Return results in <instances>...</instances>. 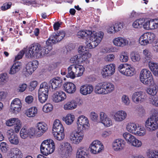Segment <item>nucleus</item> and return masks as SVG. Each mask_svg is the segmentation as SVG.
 <instances>
[{
    "mask_svg": "<svg viewBox=\"0 0 158 158\" xmlns=\"http://www.w3.org/2000/svg\"><path fill=\"white\" fill-rule=\"evenodd\" d=\"M77 130H74L70 132L68 135L70 142L74 144L78 145L83 140L84 137V134L82 130L88 129L90 124L87 117L81 115L77 118L76 122Z\"/></svg>",
    "mask_w": 158,
    "mask_h": 158,
    "instance_id": "obj_1",
    "label": "nucleus"
},
{
    "mask_svg": "<svg viewBox=\"0 0 158 158\" xmlns=\"http://www.w3.org/2000/svg\"><path fill=\"white\" fill-rule=\"evenodd\" d=\"M26 52L25 56L28 58H41L46 54H48L52 49L50 45H47L43 48L39 44H32L28 48H24Z\"/></svg>",
    "mask_w": 158,
    "mask_h": 158,
    "instance_id": "obj_2",
    "label": "nucleus"
},
{
    "mask_svg": "<svg viewBox=\"0 0 158 158\" xmlns=\"http://www.w3.org/2000/svg\"><path fill=\"white\" fill-rule=\"evenodd\" d=\"M114 89V85L112 83L104 82L98 84L95 86V89L97 94L106 95L113 92Z\"/></svg>",
    "mask_w": 158,
    "mask_h": 158,
    "instance_id": "obj_3",
    "label": "nucleus"
},
{
    "mask_svg": "<svg viewBox=\"0 0 158 158\" xmlns=\"http://www.w3.org/2000/svg\"><path fill=\"white\" fill-rule=\"evenodd\" d=\"M104 33L102 31H99L93 33L90 35V36L85 43L87 48L89 49H93L97 47L100 43L102 40Z\"/></svg>",
    "mask_w": 158,
    "mask_h": 158,
    "instance_id": "obj_4",
    "label": "nucleus"
},
{
    "mask_svg": "<svg viewBox=\"0 0 158 158\" xmlns=\"http://www.w3.org/2000/svg\"><path fill=\"white\" fill-rule=\"evenodd\" d=\"M68 73L66 76L72 79L76 77H79L82 75L85 71V68L80 64H72L68 68Z\"/></svg>",
    "mask_w": 158,
    "mask_h": 158,
    "instance_id": "obj_5",
    "label": "nucleus"
},
{
    "mask_svg": "<svg viewBox=\"0 0 158 158\" xmlns=\"http://www.w3.org/2000/svg\"><path fill=\"white\" fill-rule=\"evenodd\" d=\"M55 145L54 141L48 139L42 143L40 147V151L44 155L47 156L52 154L54 151Z\"/></svg>",
    "mask_w": 158,
    "mask_h": 158,
    "instance_id": "obj_6",
    "label": "nucleus"
},
{
    "mask_svg": "<svg viewBox=\"0 0 158 158\" xmlns=\"http://www.w3.org/2000/svg\"><path fill=\"white\" fill-rule=\"evenodd\" d=\"M139 77L141 82L146 85L154 81L151 72L147 69H143L141 70Z\"/></svg>",
    "mask_w": 158,
    "mask_h": 158,
    "instance_id": "obj_7",
    "label": "nucleus"
},
{
    "mask_svg": "<svg viewBox=\"0 0 158 158\" xmlns=\"http://www.w3.org/2000/svg\"><path fill=\"white\" fill-rule=\"evenodd\" d=\"M155 35L152 32H146L143 34L139 38V42L141 46H146L152 44L155 40Z\"/></svg>",
    "mask_w": 158,
    "mask_h": 158,
    "instance_id": "obj_8",
    "label": "nucleus"
},
{
    "mask_svg": "<svg viewBox=\"0 0 158 158\" xmlns=\"http://www.w3.org/2000/svg\"><path fill=\"white\" fill-rule=\"evenodd\" d=\"M65 35V31L61 30L52 33L49 37L46 42L47 45H50L52 47V44L56 43L61 41L64 38Z\"/></svg>",
    "mask_w": 158,
    "mask_h": 158,
    "instance_id": "obj_9",
    "label": "nucleus"
},
{
    "mask_svg": "<svg viewBox=\"0 0 158 158\" xmlns=\"http://www.w3.org/2000/svg\"><path fill=\"white\" fill-rule=\"evenodd\" d=\"M118 70L122 74L127 76H132L135 73V68L131 64L126 63L120 64Z\"/></svg>",
    "mask_w": 158,
    "mask_h": 158,
    "instance_id": "obj_10",
    "label": "nucleus"
},
{
    "mask_svg": "<svg viewBox=\"0 0 158 158\" xmlns=\"http://www.w3.org/2000/svg\"><path fill=\"white\" fill-rule=\"evenodd\" d=\"M145 126L147 130L149 132L156 130L158 128V119L154 116L148 118L145 122Z\"/></svg>",
    "mask_w": 158,
    "mask_h": 158,
    "instance_id": "obj_11",
    "label": "nucleus"
},
{
    "mask_svg": "<svg viewBox=\"0 0 158 158\" xmlns=\"http://www.w3.org/2000/svg\"><path fill=\"white\" fill-rule=\"evenodd\" d=\"M38 64L37 60L29 62L26 64L25 69L23 70L24 75L27 77L31 75L38 67Z\"/></svg>",
    "mask_w": 158,
    "mask_h": 158,
    "instance_id": "obj_12",
    "label": "nucleus"
},
{
    "mask_svg": "<svg viewBox=\"0 0 158 158\" xmlns=\"http://www.w3.org/2000/svg\"><path fill=\"white\" fill-rule=\"evenodd\" d=\"M147 95L142 91L134 92L132 95L131 100L136 104H141L144 102L147 99Z\"/></svg>",
    "mask_w": 158,
    "mask_h": 158,
    "instance_id": "obj_13",
    "label": "nucleus"
},
{
    "mask_svg": "<svg viewBox=\"0 0 158 158\" xmlns=\"http://www.w3.org/2000/svg\"><path fill=\"white\" fill-rule=\"evenodd\" d=\"M60 153L64 156L67 157L70 156L73 151L71 145L68 142H64L61 143L60 147Z\"/></svg>",
    "mask_w": 158,
    "mask_h": 158,
    "instance_id": "obj_14",
    "label": "nucleus"
},
{
    "mask_svg": "<svg viewBox=\"0 0 158 158\" xmlns=\"http://www.w3.org/2000/svg\"><path fill=\"white\" fill-rule=\"evenodd\" d=\"M115 70V64H110L103 66L102 69L101 73L103 77H109L114 74Z\"/></svg>",
    "mask_w": 158,
    "mask_h": 158,
    "instance_id": "obj_15",
    "label": "nucleus"
},
{
    "mask_svg": "<svg viewBox=\"0 0 158 158\" xmlns=\"http://www.w3.org/2000/svg\"><path fill=\"white\" fill-rule=\"evenodd\" d=\"M89 148L92 154H96L100 153L103 150L104 146L100 141L95 140L91 143Z\"/></svg>",
    "mask_w": 158,
    "mask_h": 158,
    "instance_id": "obj_16",
    "label": "nucleus"
},
{
    "mask_svg": "<svg viewBox=\"0 0 158 158\" xmlns=\"http://www.w3.org/2000/svg\"><path fill=\"white\" fill-rule=\"evenodd\" d=\"M112 42L114 45L121 48L126 46L131 43L129 39L121 36L114 38L113 39Z\"/></svg>",
    "mask_w": 158,
    "mask_h": 158,
    "instance_id": "obj_17",
    "label": "nucleus"
},
{
    "mask_svg": "<svg viewBox=\"0 0 158 158\" xmlns=\"http://www.w3.org/2000/svg\"><path fill=\"white\" fill-rule=\"evenodd\" d=\"M105 127H108L113 125V121L105 113L102 112L100 113V122Z\"/></svg>",
    "mask_w": 158,
    "mask_h": 158,
    "instance_id": "obj_18",
    "label": "nucleus"
},
{
    "mask_svg": "<svg viewBox=\"0 0 158 158\" xmlns=\"http://www.w3.org/2000/svg\"><path fill=\"white\" fill-rule=\"evenodd\" d=\"M66 97L64 92L59 90L53 93L52 96V100L55 103H59L65 100Z\"/></svg>",
    "mask_w": 158,
    "mask_h": 158,
    "instance_id": "obj_19",
    "label": "nucleus"
},
{
    "mask_svg": "<svg viewBox=\"0 0 158 158\" xmlns=\"http://www.w3.org/2000/svg\"><path fill=\"white\" fill-rule=\"evenodd\" d=\"M125 142L123 139H118L114 140L112 143V148L115 151L123 150L125 147Z\"/></svg>",
    "mask_w": 158,
    "mask_h": 158,
    "instance_id": "obj_20",
    "label": "nucleus"
},
{
    "mask_svg": "<svg viewBox=\"0 0 158 158\" xmlns=\"http://www.w3.org/2000/svg\"><path fill=\"white\" fill-rule=\"evenodd\" d=\"M127 116V113L123 110L115 112L113 115V118L116 122H121L124 120Z\"/></svg>",
    "mask_w": 158,
    "mask_h": 158,
    "instance_id": "obj_21",
    "label": "nucleus"
},
{
    "mask_svg": "<svg viewBox=\"0 0 158 158\" xmlns=\"http://www.w3.org/2000/svg\"><path fill=\"white\" fill-rule=\"evenodd\" d=\"M39 137L42 136L48 130L47 125L43 122H39L35 126Z\"/></svg>",
    "mask_w": 158,
    "mask_h": 158,
    "instance_id": "obj_22",
    "label": "nucleus"
},
{
    "mask_svg": "<svg viewBox=\"0 0 158 158\" xmlns=\"http://www.w3.org/2000/svg\"><path fill=\"white\" fill-rule=\"evenodd\" d=\"M93 89V87L92 85L86 84L80 86V91L82 94L86 95L91 94Z\"/></svg>",
    "mask_w": 158,
    "mask_h": 158,
    "instance_id": "obj_23",
    "label": "nucleus"
},
{
    "mask_svg": "<svg viewBox=\"0 0 158 158\" xmlns=\"http://www.w3.org/2000/svg\"><path fill=\"white\" fill-rule=\"evenodd\" d=\"M63 82L62 79L59 77H56L52 79L50 81L51 86L53 90H55L60 87Z\"/></svg>",
    "mask_w": 158,
    "mask_h": 158,
    "instance_id": "obj_24",
    "label": "nucleus"
},
{
    "mask_svg": "<svg viewBox=\"0 0 158 158\" xmlns=\"http://www.w3.org/2000/svg\"><path fill=\"white\" fill-rule=\"evenodd\" d=\"M9 156L10 158H22L23 154L19 149L15 148L10 149Z\"/></svg>",
    "mask_w": 158,
    "mask_h": 158,
    "instance_id": "obj_25",
    "label": "nucleus"
},
{
    "mask_svg": "<svg viewBox=\"0 0 158 158\" xmlns=\"http://www.w3.org/2000/svg\"><path fill=\"white\" fill-rule=\"evenodd\" d=\"M149 85V88H148L147 90V92L148 94L152 96H154L157 93L158 86L157 84L155 83L154 81L150 82L148 84Z\"/></svg>",
    "mask_w": 158,
    "mask_h": 158,
    "instance_id": "obj_26",
    "label": "nucleus"
},
{
    "mask_svg": "<svg viewBox=\"0 0 158 158\" xmlns=\"http://www.w3.org/2000/svg\"><path fill=\"white\" fill-rule=\"evenodd\" d=\"M76 158H89V154L86 149L80 147L76 153Z\"/></svg>",
    "mask_w": 158,
    "mask_h": 158,
    "instance_id": "obj_27",
    "label": "nucleus"
},
{
    "mask_svg": "<svg viewBox=\"0 0 158 158\" xmlns=\"http://www.w3.org/2000/svg\"><path fill=\"white\" fill-rule=\"evenodd\" d=\"M22 64L21 62L19 61H16L14 63L9 71V74H14L19 72L21 69Z\"/></svg>",
    "mask_w": 158,
    "mask_h": 158,
    "instance_id": "obj_28",
    "label": "nucleus"
},
{
    "mask_svg": "<svg viewBox=\"0 0 158 158\" xmlns=\"http://www.w3.org/2000/svg\"><path fill=\"white\" fill-rule=\"evenodd\" d=\"M64 89L66 92L69 94L74 93L76 89L75 85L71 82H66L63 85Z\"/></svg>",
    "mask_w": 158,
    "mask_h": 158,
    "instance_id": "obj_29",
    "label": "nucleus"
},
{
    "mask_svg": "<svg viewBox=\"0 0 158 158\" xmlns=\"http://www.w3.org/2000/svg\"><path fill=\"white\" fill-rule=\"evenodd\" d=\"M143 60L144 63H148L152 60V54L150 51L148 49L143 50L142 52Z\"/></svg>",
    "mask_w": 158,
    "mask_h": 158,
    "instance_id": "obj_30",
    "label": "nucleus"
},
{
    "mask_svg": "<svg viewBox=\"0 0 158 158\" xmlns=\"http://www.w3.org/2000/svg\"><path fill=\"white\" fill-rule=\"evenodd\" d=\"M146 134L147 131L145 127L141 125L138 124L135 135L143 137Z\"/></svg>",
    "mask_w": 158,
    "mask_h": 158,
    "instance_id": "obj_31",
    "label": "nucleus"
},
{
    "mask_svg": "<svg viewBox=\"0 0 158 158\" xmlns=\"http://www.w3.org/2000/svg\"><path fill=\"white\" fill-rule=\"evenodd\" d=\"M64 130V127L61 122L56 119L54 122L52 127V132H59Z\"/></svg>",
    "mask_w": 158,
    "mask_h": 158,
    "instance_id": "obj_32",
    "label": "nucleus"
},
{
    "mask_svg": "<svg viewBox=\"0 0 158 158\" xmlns=\"http://www.w3.org/2000/svg\"><path fill=\"white\" fill-rule=\"evenodd\" d=\"M148 63L149 67L155 76H158V63L151 60Z\"/></svg>",
    "mask_w": 158,
    "mask_h": 158,
    "instance_id": "obj_33",
    "label": "nucleus"
},
{
    "mask_svg": "<svg viewBox=\"0 0 158 158\" xmlns=\"http://www.w3.org/2000/svg\"><path fill=\"white\" fill-rule=\"evenodd\" d=\"M77 107V103L76 101L72 100L68 102L64 106V109L66 110H72Z\"/></svg>",
    "mask_w": 158,
    "mask_h": 158,
    "instance_id": "obj_34",
    "label": "nucleus"
},
{
    "mask_svg": "<svg viewBox=\"0 0 158 158\" xmlns=\"http://www.w3.org/2000/svg\"><path fill=\"white\" fill-rule=\"evenodd\" d=\"M80 55H81L80 57L81 63L83 62L86 64L89 63L90 60L89 59L91 57V54L89 53V51H86V52L80 54Z\"/></svg>",
    "mask_w": 158,
    "mask_h": 158,
    "instance_id": "obj_35",
    "label": "nucleus"
},
{
    "mask_svg": "<svg viewBox=\"0 0 158 158\" xmlns=\"http://www.w3.org/2000/svg\"><path fill=\"white\" fill-rule=\"evenodd\" d=\"M92 34V31L90 30L80 31L77 33V36L79 38L85 39Z\"/></svg>",
    "mask_w": 158,
    "mask_h": 158,
    "instance_id": "obj_36",
    "label": "nucleus"
},
{
    "mask_svg": "<svg viewBox=\"0 0 158 158\" xmlns=\"http://www.w3.org/2000/svg\"><path fill=\"white\" fill-rule=\"evenodd\" d=\"M14 131L15 133H18L22 127V123L18 118H14Z\"/></svg>",
    "mask_w": 158,
    "mask_h": 158,
    "instance_id": "obj_37",
    "label": "nucleus"
},
{
    "mask_svg": "<svg viewBox=\"0 0 158 158\" xmlns=\"http://www.w3.org/2000/svg\"><path fill=\"white\" fill-rule=\"evenodd\" d=\"M138 124L135 123H128L126 126V129L129 132L135 135Z\"/></svg>",
    "mask_w": 158,
    "mask_h": 158,
    "instance_id": "obj_38",
    "label": "nucleus"
},
{
    "mask_svg": "<svg viewBox=\"0 0 158 158\" xmlns=\"http://www.w3.org/2000/svg\"><path fill=\"white\" fill-rule=\"evenodd\" d=\"M130 57L131 60L134 63L139 62L141 59L139 54L137 52H132L130 54Z\"/></svg>",
    "mask_w": 158,
    "mask_h": 158,
    "instance_id": "obj_39",
    "label": "nucleus"
},
{
    "mask_svg": "<svg viewBox=\"0 0 158 158\" xmlns=\"http://www.w3.org/2000/svg\"><path fill=\"white\" fill-rule=\"evenodd\" d=\"M37 113V109L35 107H32L27 109L25 114L29 117H35Z\"/></svg>",
    "mask_w": 158,
    "mask_h": 158,
    "instance_id": "obj_40",
    "label": "nucleus"
},
{
    "mask_svg": "<svg viewBox=\"0 0 158 158\" xmlns=\"http://www.w3.org/2000/svg\"><path fill=\"white\" fill-rule=\"evenodd\" d=\"M54 137L56 140L58 141H62L65 137L64 130L60 131L59 132H52Z\"/></svg>",
    "mask_w": 158,
    "mask_h": 158,
    "instance_id": "obj_41",
    "label": "nucleus"
},
{
    "mask_svg": "<svg viewBox=\"0 0 158 158\" xmlns=\"http://www.w3.org/2000/svg\"><path fill=\"white\" fill-rule=\"evenodd\" d=\"M119 61L122 62H126L129 60V54L125 51L122 52L119 56Z\"/></svg>",
    "mask_w": 158,
    "mask_h": 158,
    "instance_id": "obj_42",
    "label": "nucleus"
},
{
    "mask_svg": "<svg viewBox=\"0 0 158 158\" xmlns=\"http://www.w3.org/2000/svg\"><path fill=\"white\" fill-rule=\"evenodd\" d=\"M38 93L48 94V86L47 82H44L40 84Z\"/></svg>",
    "mask_w": 158,
    "mask_h": 158,
    "instance_id": "obj_43",
    "label": "nucleus"
},
{
    "mask_svg": "<svg viewBox=\"0 0 158 158\" xmlns=\"http://www.w3.org/2000/svg\"><path fill=\"white\" fill-rule=\"evenodd\" d=\"M63 120L66 123L70 125L71 124L75 119V116L71 114H68L65 117L63 118Z\"/></svg>",
    "mask_w": 158,
    "mask_h": 158,
    "instance_id": "obj_44",
    "label": "nucleus"
},
{
    "mask_svg": "<svg viewBox=\"0 0 158 158\" xmlns=\"http://www.w3.org/2000/svg\"><path fill=\"white\" fill-rule=\"evenodd\" d=\"M28 132L29 137L31 138L35 137H39L37 130V129L35 127H31L27 129Z\"/></svg>",
    "mask_w": 158,
    "mask_h": 158,
    "instance_id": "obj_45",
    "label": "nucleus"
},
{
    "mask_svg": "<svg viewBox=\"0 0 158 158\" xmlns=\"http://www.w3.org/2000/svg\"><path fill=\"white\" fill-rule=\"evenodd\" d=\"M123 135L127 143L130 145L135 137L134 136L127 132L124 133Z\"/></svg>",
    "mask_w": 158,
    "mask_h": 158,
    "instance_id": "obj_46",
    "label": "nucleus"
},
{
    "mask_svg": "<svg viewBox=\"0 0 158 158\" xmlns=\"http://www.w3.org/2000/svg\"><path fill=\"white\" fill-rule=\"evenodd\" d=\"M148 158H158V151L152 150L148 151L147 152Z\"/></svg>",
    "mask_w": 158,
    "mask_h": 158,
    "instance_id": "obj_47",
    "label": "nucleus"
},
{
    "mask_svg": "<svg viewBox=\"0 0 158 158\" xmlns=\"http://www.w3.org/2000/svg\"><path fill=\"white\" fill-rule=\"evenodd\" d=\"M48 94L38 93V100L41 103H44L47 100Z\"/></svg>",
    "mask_w": 158,
    "mask_h": 158,
    "instance_id": "obj_48",
    "label": "nucleus"
},
{
    "mask_svg": "<svg viewBox=\"0 0 158 158\" xmlns=\"http://www.w3.org/2000/svg\"><path fill=\"white\" fill-rule=\"evenodd\" d=\"M8 139L10 142L12 144L17 145L19 143V139L17 134L8 137Z\"/></svg>",
    "mask_w": 158,
    "mask_h": 158,
    "instance_id": "obj_49",
    "label": "nucleus"
},
{
    "mask_svg": "<svg viewBox=\"0 0 158 158\" xmlns=\"http://www.w3.org/2000/svg\"><path fill=\"white\" fill-rule=\"evenodd\" d=\"M20 136L21 138L24 139L29 137L27 129L22 128L20 132Z\"/></svg>",
    "mask_w": 158,
    "mask_h": 158,
    "instance_id": "obj_50",
    "label": "nucleus"
},
{
    "mask_svg": "<svg viewBox=\"0 0 158 158\" xmlns=\"http://www.w3.org/2000/svg\"><path fill=\"white\" fill-rule=\"evenodd\" d=\"M53 108V106L52 104L50 103H47L43 106L42 110L45 113H48L51 112Z\"/></svg>",
    "mask_w": 158,
    "mask_h": 158,
    "instance_id": "obj_51",
    "label": "nucleus"
},
{
    "mask_svg": "<svg viewBox=\"0 0 158 158\" xmlns=\"http://www.w3.org/2000/svg\"><path fill=\"white\" fill-rule=\"evenodd\" d=\"M142 18H140L135 20L133 23V27L136 28H140L142 27V23L143 22Z\"/></svg>",
    "mask_w": 158,
    "mask_h": 158,
    "instance_id": "obj_52",
    "label": "nucleus"
},
{
    "mask_svg": "<svg viewBox=\"0 0 158 158\" xmlns=\"http://www.w3.org/2000/svg\"><path fill=\"white\" fill-rule=\"evenodd\" d=\"M130 145L134 147L139 148L142 146V143L141 141L135 137Z\"/></svg>",
    "mask_w": 158,
    "mask_h": 158,
    "instance_id": "obj_53",
    "label": "nucleus"
},
{
    "mask_svg": "<svg viewBox=\"0 0 158 158\" xmlns=\"http://www.w3.org/2000/svg\"><path fill=\"white\" fill-rule=\"evenodd\" d=\"M142 19L143 20V22L142 23V27L145 30H151L150 20H147L144 18H142Z\"/></svg>",
    "mask_w": 158,
    "mask_h": 158,
    "instance_id": "obj_54",
    "label": "nucleus"
},
{
    "mask_svg": "<svg viewBox=\"0 0 158 158\" xmlns=\"http://www.w3.org/2000/svg\"><path fill=\"white\" fill-rule=\"evenodd\" d=\"M81 55L80 54L73 56L70 59V62L72 63H81Z\"/></svg>",
    "mask_w": 158,
    "mask_h": 158,
    "instance_id": "obj_55",
    "label": "nucleus"
},
{
    "mask_svg": "<svg viewBox=\"0 0 158 158\" xmlns=\"http://www.w3.org/2000/svg\"><path fill=\"white\" fill-rule=\"evenodd\" d=\"M22 106L19 105L10 104V107L11 111L14 113H17L19 112L21 110Z\"/></svg>",
    "mask_w": 158,
    "mask_h": 158,
    "instance_id": "obj_56",
    "label": "nucleus"
},
{
    "mask_svg": "<svg viewBox=\"0 0 158 158\" xmlns=\"http://www.w3.org/2000/svg\"><path fill=\"white\" fill-rule=\"evenodd\" d=\"M149 102L150 103L155 106L158 107V96H153L150 98Z\"/></svg>",
    "mask_w": 158,
    "mask_h": 158,
    "instance_id": "obj_57",
    "label": "nucleus"
},
{
    "mask_svg": "<svg viewBox=\"0 0 158 158\" xmlns=\"http://www.w3.org/2000/svg\"><path fill=\"white\" fill-rule=\"evenodd\" d=\"M151 30H154L158 28V19L150 20Z\"/></svg>",
    "mask_w": 158,
    "mask_h": 158,
    "instance_id": "obj_58",
    "label": "nucleus"
},
{
    "mask_svg": "<svg viewBox=\"0 0 158 158\" xmlns=\"http://www.w3.org/2000/svg\"><path fill=\"white\" fill-rule=\"evenodd\" d=\"M0 149L2 152L6 153L9 149L8 145L6 143L2 142L0 144Z\"/></svg>",
    "mask_w": 158,
    "mask_h": 158,
    "instance_id": "obj_59",
    "label": "nucleus"
},
{
    "mask_svg": "<svg viewBox=\"0 0 158 158\" xmlns=\"http://www.w3.org/2000/svg\"><path fill=\"white\" fill-rule=\"evenodd\" d=\"M7 81V77L6 73H2L0 75V85H3Z\"/></svg>",
    "mask_w": 158,
    "mask_h": 158,
    "instance_id": "obj_60",
    "label": "nucleus"
},
{
    "mask_svg": "<svg viewBox=\"0 0 158 158\" xmlns=\"http://www.w3.org/2000/svg\"><path fill=\"white\" fill-rule=\"evenodd\" d=\"M122 103L126 106H129L130 103V100L128 96L127 95H123L121 98Z\"/></svg>",
    "mask_w": 158,
    "mask_h": 158,
    "instance_id": "obj_61",
    "label": "nucleus"
},
{
    "mask_svg": "<svg viewBox=\"0 0 158 158\" xmlns=\"http://www.w3.org/2000/svg\"><path fill=\"white\" fill-rule=\"evenodd\" d=\"M114 28L116 33L120 31L123 28V23L121 22H117L114 24Z\"/></svg>",
    "mask_w": 158,
    "mask_h": 158,
    "instance_id": "obj_62",
    "label": "nucleus"
},
{
    "mask_svg": "<svg viewBox=\"0 0 158 158\" xmlns=\"http://www.w3.org/2000/svg\"><path fill=\"white\" fill-rule=\"evenodd\" d=\"M26 51H25V49L24 48L23 50H21L18 54V55L15 56V60H20L21 59L24 54H25Z\"/></svg>",
    "mask_w": 158,
    "mask_h": 158,
    "instance_id": "obj_63",
    "label": "nucleus"
},
{
    "mask_svg": "<svg viewBox=\"0 0 158 158\" xmlns=\"http://www.w3.org/2000/svg\"><path fill=\"white\" fill-rule=\"evenodd\" d=\"M115 58V56L114 54H110L106 55L104 58L105 61L108 62L112 61Z\"/></svg>",
    "mask_w": 158,
    "mask_h": 158,
    "instance_id": "obj_64",
    "label": "nucleus"
}]
</instances>
